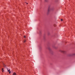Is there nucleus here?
<instances>
[{"label":"nucleus","mask_w":75,"mask_h":75,"mask_svg":"<svg viewBox=\"0 0 75 75\" xmlns=\"http://www.w3.org/2000/svg\"><path fill=\"white\" fill-rule=\"evenodd\" d=\"M50 7H51V5H49V6L48 9L47 11L48 13L49 12H50V10H51Z\"/></svg>","instance_id":"1"},{"label":"nucleus","mask_w":75,"mask_h":75,"mask_svg":"<svg viewBox=\"0 0 75 75\" xmlns=\"http://www.w3.org/2000/svg\"><path fill=\"white\" fill-rule=\"evenodd\" d=\"M60 52H62V53H63L64 54H65V52H65V51H64L63 50H60Z\"/></svg>","instance_id":"2"},{"label":"nucleus","mask_w":75,"mask_h":75,"mask_svg":"<svg viewBox=\"0 0 75 75\" xmlns=\"http://www.w3.org/2000/svg\"><path fill=\"white\" fill-rule=\"evenodd\" d=\"M50 10H51V11H53V10H54V8H51L50 6Z\"/></svg>","instance_id":"3"},{"label":"nucleus","mask_w":75,"mask_h":75,"mask_svg":"<svg viewBox=\"0 0 75 75\" xmlns=\"http://www.w3.org/2000/svg\"><path fill=\"white\" fill-rule=\"evenodd\" d=\"M13 75H16V73L15 72H14L13 74Z\"/></svg>","instance_id":"4"},{"label":"nucleus","mask_w":75,"mask_h":75,"mask_svg":"<svg viewBox=\"0 0 75 75\" xmlns=\"http://www.w3.org/2000/svg\"><path fill=\"white\" fill-rule=\"evenodd\" d=\"M3 65L4 67H6V65L4 64H3Z\"/></svg>","instance_id":"5"},{"label":"nucleus","mask_w":75,"mask_h":75,"mask_svg":"<svg viewBox=\"0 0 75 75\" xmlns=\"http://www.w3.org/2000/svg\"><path fill=\"white\" fill-rule=\"evenodd\" d=\"M57 26V25L56 24H54V27H56Z\"/></svg>","instance_id":"6"},{"label":"nucleus","mask_w":75,"mask_h":75,"mask_svg":"<svg viewBox=\"0 0 75 75\" xmlns=\"http://www.w3.org/2000/svg\"><path fill=\"white\" fill-rule=\"evenodd\" d=\"M45 2H47L48 0H45Z\"/></svg>","instance_id":"7"},{"label":"nucleus","mask_w":75,"mask_h":75,"mask_svg":"<svg viewBox=\"0 0 75 75\" xmlns=\"http://www.w3.org/2000/svg\"><path fill=\"white\" fill-rule=\"evenodd\" d=\"M2 72H4V70H3V68H2Z\"/></svg>","instance_id":"8"},{"label":"nucleus","mask_w":75,"mask_h":75,"mask_svg":"<svg viewBox=\"0 0 75 75\" xmlns=\"http://www.w3.org/2000/svg\"><path fill=\"white\" fill-rule=\"evenodd\" d=\"M26 41V40H25L24 41V42H25Z\"/></svg>","instance_id":"9"},{"label":"nucleus","mask_w":75,"mask_h":75,"mask_svg":"<svg viewBox=\"0 0 75 75\" xmlns=\"http://www.w3.org/2000/svg\"><path fill=\"white\" fill-rule=\"evenodd\" d=\"M10 69L9 70H8V72H10Z\"/></svg>","instance_id":"10"},{"label":"nucleus","mask_w":75,"mask_h":75,"mask_svg":"<svg viewBox=\"0 0 75 75\" xmlns=\"http://www.w3.org/2000/svg\"><path fill=\"white\" fill-rule=\"evenodd\" d=\"M73 55H75V53H74L73 54Z\"/></svg>","instance_id":"11"},{"label":"nucleus","mask_w":75,"mask_h":75,"mask_svg":"<svg viewBox=\"0 0 75 75\" xmlns=\"http://www.w3.org/2000/svg\"><path fill=\"white\" fill-rule=\"evenodd\" d=\"M48 49L49 50H51V49H50V48H49Z\"/></svg>","instance_id":"12"},{"label":"nucleus","mask_w":75,"mask_h":75,"mask_svg":"<svg viewBox=\"0 0 75 75\" xmlns=\"http://www.w3.org/2000/svg\"><path fill=\"white\" fill-rule=\"evenodd\" d=\"M9 72V74H10V73H11V71H10Z\"/></svg>","instance_id":"13"},{"label":"nucleus","mask_w":75,"mask_h":75,"mask_svg":"<svg viewBox=\"0 0 75 75\" xmlns=\"http://www.w3.org/2000/svg\"><path fill=\"white\" fill-rule=\"evenodd\" d=\"M24 38H25V36H24Z\"/></svg>","instance_id":"14"},{"label":"nucleus","mask_w":75,"mask_h":75,"mask_svg":"<svg viewBox=\"0 0 75 75\" xmlns=\"http://www.w3.org/2000/svg\"><path fill=\"white\" fill-rule=\"evenodd\" d=\"M61 21H62L63 20H62V19H61Z\"/></svg>","instance_id":"15"},{"label":"nucleus","mask_w":75,"mask_h":75,"mask_svg":"<svg viewBox=\"0 0 75 75\" xmlns=\"http://www.w3.org/2000/svg\"><path fill=\"white\" fill-rule=\"evenodd\" d=\"M7 70H8V68L7 69Z\"/></svg>","instance_id":"16"},{"label":"nucleus","mask_w":75,"mask_h":75,"mask_svg":"<svg viewBox=\"0 0 75 75\" xmlns=\"http://www.w3.org/2000/svg\"><path fill=\"white\" fill-rule=\"evenodd\" d=\"M27 4H28V3H26Z\"/></svg>","instance_id":"17"}]
</instances>
